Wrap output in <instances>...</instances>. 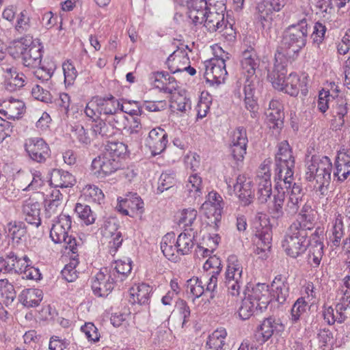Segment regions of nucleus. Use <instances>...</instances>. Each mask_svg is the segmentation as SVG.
Wrapping results in <instances>:
<instances>
[{"mask_svg":"<svg viewBox=\"0 0 350 350\" xmlns=\"http://www.w3.org/2000/svg\"><path fill=\"white\" fill-rule=\"evenodd\" d=\"M77 255L72 256L68 264L66 265L62 271V277L68 282L75 281L77 278L76 267L79 263Z\"/></svg>","mask_w":350,"mask_h":350,"instance_id":"obj_56","label":"nucleus"},{"mask_svg":"<svg viewBox=\"0 0 350 350\" xmlns=\"http://www.w3.org/2000/svg\"><path fill=\"white\" fill-rule=\"evenodd\" d=\"M72 133L73 137L82 145L87 146L90 144L91 138L88 135V131L82 125L78 124L73 126Z\"/></svg>","mask_w":350,"mask_h":350,"instance_id":"obj_62","label":"nucleus"},{"mask_svg":"<svg viewBox=\"0 0 350 350\" xmlns=\"http://www.w3.org/2000/svg\"><path fill=\"white\" fill-rule=\"evenodd\" d=\"M308 308V301H306L305 297L298 298L292 306L291 310L290 320L293 323H297L301 316L306 312Z\"/></svg>","mask_w":350,"mask_h":350,"instance_id":"obj_49","label":"nucleus"},{"mask_svg":"<svg viewBox=\"0 0 350 350\" xmlns=\"http://www.w3.org/2000/svg\"><path fill=\"white\" fill-rule=\"evenodd\" d=\"M166 64L171 72L184 71L185 66L189 64V58L184 49L175 50L167 58Z\"/></svg>","mask_w":350,"mask_h":350,"instance_id":"obj_24","label":"nucleus"},{"mask_svg":"<svg viewBox=\"0 0 350 350\" xmlns=\"http://www.w3.org/2000/svg\"><path fill=\"white\" fill-rule=\"evenodd\" d=\"M115 284L118 283L109 273L107 268H103L92 278V288L95 295L105 297L113 289Z\"/></svg>","mask_w":350,"mask_h":350,"instance_id":"obj_14","label":"nucleus"},{"mask_svg":"<svg viewBox=\"0 0 350 350\" xmlns=\"http://www.w3.org/2000/svg\"><path fill=\"white\" fill-rule=\"evenodd\" d=\"M332 165L326 157L312 156L308 163L306 179L309 182L315 181L314 188L321 196H325L331 180Z\"/></svg>","mask_w":350,"mask_h":350,"instance_id":"obj_3","label":"nucleus"},{"mask_svg":"<svg viewBox=\"0 0 350 350\" xmlns=\"http://www.w3.org/2000/svg\"><path fill=\"white\" fill-rule=\"evenodd\" d=\"M266 121L270 129H279L282 127L284 113L282 109L275 111L267 110Z\"/></svg>","mask_w":350,"mask_h":350,"instance_id":"obj_54","label":"nucleus"},{"mask_svg":"<svg viewBox=\"0 0 350 350\" xmlns=\"http://www.w3.org/2000/svg\"><path fill=\"white\" fill-rule=\"evenodd\" d=\"M197 211L194 208H186L181 213L179 224L184 226L192 228L191 226L197 217Z\"/></svg>","mask_w":350,"mask_h":350,"instance_id":"obj_64","label":"nucleus"},{"mask_svg":"<svg viewBox=\"0 0 350 350\" xmlns=\"http://www.w3.org/2000/svg\"><path fill=\"white\" fill-rule=\"evenodd\" d=\"M226 336L227 332L224 328L221 327L215 330L209 335L206 343V348L215 350H224Z\"/></svg>","mask_w":350,"mask_h":350,"instance_id":"obj_42","label":"nucleus"},{"mask_svg":"<svg viewBox=\"0 0 350 350\" xmlns=\"http://www.w3.org/2000/svg\"><path fill=\"white\" fill-rule=\"evenodd\" d=\"M307 235L292 230L289 227L282 244L286 254L295 258L303 254L308 245L306 242Z\"/></svg>","mask_w":350,"mask_h":350,"instance_id":"obj_9","label":"nucleus"},{"mask_svg":"<svg viewBox=\"0 0 350 350\" xmlns=\"http://www.w3.org/2000/svg\"><path fill=\"white\" fill-rule=\"evenodd\" d=\"M62 70L64 75V83L66 85H72L77 75L78 72L72 62L66 60L62 64Z\"/></svg>","mask_w":350,"mask_h":350,"instance_id":"obj_58","label":"nucleus"},{"mask_svg":"<svg viewBox=\"0 0 350 350\" xmlns=\"http://www.w3.org/2000/svg\"><path fill=\"white\" fill-rule=\"evenodd\" d=\"M285 200V191H275L273 194L272 204L270 206V214L273 219H280L285 213L284 202Z\"/></svg>","mask_w":350,"mask_h":350,"instance_id":"obj_41","label":"nucleus"},{"mask_svg":"<svg viewBox=\"0 0 350 350\" xmlns=\"http://www.w3.org/2000/svg\"><path fill=\"white\" fill-rule=\"evenodd\" d=\"M118 221L115 217H107L104 219L100 228L103 236L109 237V235L115 234L118 231Z\"/></svg>","mask_w":350,"mask_h":350,"instance_id":"obj_60","label":"nucleus"},{"mask_svg":"<svg viewBox=\"0 0 350 350\" xmlns=\"http://www.w3.org/2000/svg\"><path fill=\"white\" fill-rule=\"evenodd\" d=\"M24 148L29 159L39 163H44L51 155L49 145L40 137L26 139Z\"/></svg>","mask_w":350,"mask_h":350,"instance_id":"obj_10","label":"nucleus"},{"mask_svg":"<svg viewBox=\"0 0 350 350\" xmlns=\"http://www.w3.org/2000/svg\"><path fill=\"white\" fill-rule=\"evenodd\" d=\"M222 206H213L210 203H203L201 206V211L209 219L208 223L217 225L221 217Z\"/></svg>","mask_w":350,"mask_h":350,"instance_id":"obj_47","label":"nucleus"},{"mask_svg":"<svg viewBox=\"0 0 350 350\" xmlns=\"http://www.w3.org/2000/svg\"><path fill=\"white\" fill-rule=\"evenodd\" d=\"M204 25L211 32L221 31L226 27L224 14L213 12L211 9L206 14Z\"/></svg>","mask_w":350,"mask_h":350,"instance_id":"obj_37","label":"nucleus"},{"mask_svg":"<svg viewBox=\"0 0 350 350\" xmlns=\"http://www.w3.org/2000/svg\"><path fill=\"white\" fill-rule=\"evenodd\" d=\"M21 57L25 67L36 68L41 64L42 47L41 45H25L21 51Z\"/></svg>","mask_w":350,"mask_h":350,"instance_id":"obj_22","label":"nucleus"},{"mask_svg":"<svg viewBox=\"0 0 350 350\" xmlns=\"http://www.w3.org/2000/svg\"><path fill=\"white\" fill-rule=\"evenodd\" d=\"M314 224L315 215L298 214L297 219L289 227L292 230H297L302 234H307V231L312 230Z\"/></svg>","mask_w":350,"mask_h":350,"instance_id":"obj_38","label":"nucleus"},{"mask_svg":"<svg viewBox=\"0 0 350 350\" xmlns=\"http://www.w3.org/2000/svg\"><path fill=\"white\" fill-rule=\"evenodd\" d=\"M257 198L260 203H265L272 193L271 181L262 180L257 182Z\"/></svg>","mask_w":350,"mask_h":350,"instance_id":"obj_57","label":"nucleus"},{"mask_svg":"<svg viewBox=\"0 0 350 350\" xmlns=\"http://www.w3.org/2000/svg\"><path fill=\"white\" fill-rule=\"evenodd\" d=\"M295 158L286 141L280 142L275 155V179L291 177L294 174Z\"/></svg>","mask_w":350,"mask_h":350,"instance_id":"obj_7","label":"nucleus"},{"mask_svg":"<svg viewBox=\"0 0 350 350\" xmlns=\"http://www.w3.org/2000/svg\"><path fill=\"white\" fill-rule=\"evenodd\" d=\"M187 292L191 294L193 299L200 297L206 291L201 280L198 277H193L187 281Z\"/></svg>","mask_w":350,"mask_h":350,"instance_id":"obj_52","label":"nucleus"},{"mask_svg":"<svg viewBox=\"0 0 350 350\" xmlns=\"http://www.w3.org/2000/svg\"><path fill=\"white\" fill-rule=\"evenodd\" d=\"M43 299V292L39 288L24 289L19 295L20 302L27 308L38 306Z\"/></svg>","mask_w":350,"mask_h":350,"instance_id":"obj_33","label":"nucleus"},{"mask_svg":"<svg viewBox=\"0 0 350 350\" xmlns=\"http://www.w3.org/2000/svg\"><path fill=\"white\" fill-rule=\"evenodd\" d=\"M236 195L244 206L250 204L254 198L252 181L243 175H239L234 185Z\"/></svg>","mask_w":350,"mask_h":350,"instance_id":"obj_18","label":"nucleus"},{"mask_svg":"<svg viewBox=\"0 0 350 350\" xmlns=\"http://www.w3.org/2000/svg\"><path fill=\"white\" fill-rule=\"evenodd\" d=\"M92 131L95 136L110 137L115 134L112 127L107 122L101 119L94 120L92 125Z\"/></svg>","mask_w":350,"mask_h":350,"instance_id":"obj_51","label":"nucleus"},{"mask_svg":"<svg viewBox=\"0 0 350 350\" xmlns=\"http://www.w3.org/2000/svg\"><path fill=\"white\" fill-rule=\"evenodd\" d=\"M245 46L241 54V73L245 80H252V82L257 83L258 80H260L256 75V70L258 67V55L251 45H245Z\"/></svg>","mask_w":350,"mask_h":350,"instance_id":"obj_12","label":"nucleus"},{"mask_svg":"<svg viewBox=\"0 0 350 350\" xmlns=\"http://www.w3.org/2000/svg\"><path fill=\"white\" fill-rule=\"evenodd\" d=\"M262 88V81L258 80L257 83L252 82V80H245L243 91L245 94V105L247 109L254 113L257 109V103L254 95Z\"/></svg>","mask_w":350,"mask_h":350,"instance_id":"obj_28","label":"nucleus"},{"mask_svg":"<svg viewBox=\"0 0 350 350\" xmlns=\"http://www.w3.org/2000/svg\"><path fill=\"white\" fill-rule=\"evenodd\" d=\"M286 65L282 64H274L273 70L269 71L268 79L275 90L291 96H297L300 90H305L303 88L306 86V83L304 81H301L298 75L291 72L286 77Z\"/></svg>","mask_w":350,"mask_h":350,"instance_id":"obj_4","label":"nucleus"},{"mask_svg":"<svg viewBox=\"0 0 350 350\" xmlns=\"http://www.w3.org/2000/svg\"><path fill=\"white\" fill-rule=\"evenodd\" d=\"M335 105L333 107L334 114L338 117L340 124L342 126L345 123L344 118L349 111L348 100L344 97L336 96Z\"/></svg>","mask_w":350,"mask_h":350,"instance_id":"obj_55","label":"nucleus"},{"mask_svg":"<svg viewBox=\"0 0 350 350\" xmlns=\"http://www.w3.org/2000/svg\"><path fill=\"white\" fill-rule=\"evenodd\" d=\"M175 178L173 173H162L159 178L157 191L163 193L164 191L172 187L175 184Z\"/></svg>","mask_w":350,"mask_h":350,"instance_id":"obj_61","label":"nucleus"},{"mask_svg":"<svg viewBox=\"0 0 350 350\" xmlns=\"http://www.w3.org/2000/svg\"><path fill=\"white\" fill-rule=\"evenodd\" d=\"M185 189L191 197L196 198L202 193V179L198 174H193L189 176L185 185Z\"/></svg>","mask_w":350,"mask_h":350,"instance_id":"obj_46","label":"nucleus"},{"mask_svg":"<svg viewBox=\"0 0 350 350\" xmlns=\"http://www.w3.org/2000/svg\"><path fill=\"white\" fill-rule=\"evenodd\" d=\"M167 144V135L166 132L157 127L149 132L148 137L146 140V144L152 152L153 155L161 153L166 148Z\"/></svg>","mask_w":350,"mask_h":350,"instance_id":"obj_20","label":"nucleus"},{"mask_svg":"<svg viewBox=\"0 0 350 350\" xmlns=\"http://www.w3.org/2000/svg\"><path fill=\"white\" fill-rule=\"evenodd\" d=\"M336 171L334 176L339 181H344L350 174V156L345 152H339L335 161Z\"/></svg>","mask_w":350,"mask_h":350,"instance_id":"obj_35","label":"nucleus"},{"mask_svg":"<svg viewBox=\"0 0 350 350\" xmlns=\"http://www.w3.org/2000/svg\"><path fill=\"white\" fill-rule=\"evenodd\" d=\"M308 38L307 23L301 21L297 25H291L284 33V44H306Z\"/></svg>","mask_w":350,"mask_h":350,"instance_id":"obj_21","label":"nucleus"},{"mask_svg":"<svg viewBox=\"0 0 350 350\" xmlns=\"http://www.w3.org/2000/svg\"><path fill=\"white\" fill-rule=\"evenodd\" d=\"M100 113L105 115L116 114L118 111H123V105L113 96L101 97L96 96Z\"/></svg>","mask_w":350,"mask_h":350,"instance_id":"obj_32","label":"nucleus"},{"mask_svg":"<svg viewBox=\"0 0 350 350\" xmlns=\"http://www.w3.org/2000/svg\"><path fill=\"white\" fill-rule=\"evenodd\" d=\"M272 296L280 304H284L289 295V285L286 278L282 275H277L272 284Z\"/></svg>","mask_w":350,"mask_h":350,"instance_id":"obj_30","label":"nucleus"},{"mask_svg":"<svg viewBox=\"0 0 350 350\" xmlns=\"http://www.w3.org/2000/svg\"><path fill=\"white\" fill-rule=\"evenodd\" d=\"M284 325L279 319L273 317L265 319L257 328V340L265 343L271 338L274 333L282 332Z\"/></svg>","mask_w":350,"mask_h":350,"instance_id":"obj_17","label":"nucleus"},{"mask_svg":"<svg viewBox=\"0 0 350 350\" xmlns=\"http://www.w3.org/2000/svg\"><path fill=\"white\" fill-rule=\"evenodd\" d=\"M23 213L25 221L36 228L41 224L40 218V204L29 199L24 203L23 206Z\"/></svg>","mask_w":350,"mask_h":350,"instance_id":"obj_27","label":"nucleus"},{"mask_svg":"<svg viewBox=\"0 0 350 350\" xmlns=\"http://www.w3.org/2000/svg\"><path fill=\"white\" fill-rule=\"evenodd\" d=\"M75 177L68 172L53 169L51 173L50 183L55 188L71 187L75 183Z\"/></svg>","mask_w":350,"mask_h":350,"instance_id":"obj_31","label":"nucleus"},{"mask_svg":"<svg viewBox=\"0 0 350 350\" xmlns=\"http://www.w3.org/2000/svg\"><path fill=\"white\" fill-rule=\"evenodd\" d=\"M228 262L224 283L229 294L238 296L243 284V267L235 256H230Z\"/></svg>","mask_w":350,"mask_h":350,"instance_id":"obj_8","label":"nucleus"},{"mask_svg":"<svg viewBox=\"0 0 350 350\" xmlns=\"http://www.w3.org/2000/svg\"><path fill=\"white\" fill-rule=\"evenodd\" d=\"M204 77L210 85H219L224 83L227 76L226 64L220 59H210L205 62Z\"/></svg>","mask_w":350,"mask_h":350,"instance_id":"obj_13","label":"nucleus"},{"mask_svg":"<svg viewBox=\"0 0 350 350\" xmlns=\"http://www.w3.org/2000/svg\"><path fill=\"white\" fill-rule=\"evenodd\" d=\"M270 301L269 286L266 284L258 283L251 288L247 287L239 314L242 319H248L255 312H262L265 310Z\"/></svg>","mask_w":350,"mask_h":350,"instance_id":"obj_1","label":"nucleus"},{"mask_svg":"<svg viewBox=\"0 0 350 350\" xmlns=\"http://www.w3.org/2000/svg\"><path fill=\"white\" fill-rule=\"evenodd\" d=\"M323 316L324 320L329 325H332L335 323H342L347 319L345 311L340 308L337 305L335 306V308L332 306H323Z\"/></svg>","mask_w":350,"mask_h":350,"instance_id":"obj_39","label":"nucleus"},{"mask_svg":"<svg viewBox=\"0 0 350 350\" xmlns=\"http://www.w3.org/2000/svg\"><path fill=\"white\" fill-rule=\"evenodd\" d=\"M17 258L18 256L13 252L7 254L5 258H0V270L5 273L17 271L19 262L23 261H17Z\"/></svg>","mask_w":350,"mask_h":350,"instance_id":"obj_50","label":"nucleus"},{"mask_svg":"<svg viewBox=\"0 0 350 350\" xmlns=\"http://www.w3.org/2000/svg\"><path fill=\"white\" fill-rule=\"evenodd\" d=\"M254 239V241L257 246V250L265 252L269 251L271 247L272 231L269 226L265 221V225H262L259 220L255 221Z\"/></svg>","mask_w":350,"mask_h":350,"instance_id":"obj_16","label":"nucleus"},{"mask_svg":"<svg viewBox=\"0 0 350 350\" xmlns=\"http://www.w3.org/2000/svg\"><path fill=\"white\" fill-rule=\"evenodd\" d=\"M131 261L129 259L126 260H117L114 263V266L109 273L116 280V282H122L128 277V275L131 273Z\"/></svg>","mask_w":350,"mask_h":350,"instance_id":"obj_40","label":"nucleus"},{"mask_svg":"<svg viewBox=\"0 0 350 350\" xmlns=\"http://www.w3.org/2000/svg\"><path fill=\"white\" fill-rule=\"evenodd\" d=\"M120 166V161L103 152L93 159L91 170L97 178H103L117 171Z\"/></svg>","mask_w":350,"mask_h":350,"instance_id":"obj_11","label":"nucleus"},{"mask_svg":"<svg viewBox=\"0 0 350 350\" xmlns=\"http://www.w3.org/2000/svg\"><path fill=\"white\" fill-rule=\"evenodd\" d=\"M323 243L320 241H314L310 244L308 262L313 267L319 266L323 256Z\"/></svg>","mask_w":350,"mask_h":350,"instance_id":"obj_45","label":"nucleus"},{"mask_svg":"<svg viewBox=\"0 0 350 350\" xmlns=\"http://www.w3.org/2000/svg\"><path fill=\"white\" fill-rule=\"evenodd\" d=\"M187 8L189 18L196 25L203 23L206 14L211 9L206 0H191Z\"/></svg>","mask_w":350,"mask_h":350,"instance_id":"obj_23","label":"nucleus"},{"mask_svg":"<svg viewBox=\"0 0 350 350\" xmlns=\"http://www.w3.org/2000/svg\"><path fill=\"white\" fill-rule=\"evenodd\" d=\"M104 152L120 161V158L127 152V146L121 142H109Z\"/></svg>","mask_w":350,"mask_h":350,"instance_id":"obj_48","label":"nucleus"},{"mask_svg":"<svg viewBox=\"0 0 350 350\" xmlns=\"http://www.w3.org/2000/svg\"><path fill=\"white\" fill-rule=\"evenodd\" d=\"M230 151L234 160L242 161L246 154L248 139L243 126L237 127L231 134Z\"/></svg>","mask_w":350,"mask_h":350,"instance_id":"obj_15","label":"nucleus"},{"mask_svg":"<svg viewBox=\"0 0 350 350\" xmlns=\"http://www.w3.org/2000/svg\"><path fill=\"white\" fill-rule=\"evenodd\" d=\"M9 234L12 240L16 243L22 240L26 234V228L23 222L10 223L8 228Z\"/></svg>","mask_w":350,"mask_h":350,"instance_id":"obj_59","label":"nucleus"},{"mask_svg":"<svg viewBox=\"0 0 350 350\" xmlns=\"http://www.w3.org/2000/svg\"><path fill=\"white\" fill-rule=\"evenodd\" d=\"M193 228H186L175 239L174 233L165 234L161 243L163 255L171 261H177L179 255L188 254L194 245L195 232Z\"/></svg>","mask_w":350,"mask_h":350,"instance_id":"obj_2","label":"nucleus"},{"mask_svg":"<svg viewBox=\"0 0 350 350\" xmlns=\"http://www.w3.org/2000/svg\"><path fill=\"white\" fill-rule=\"evenodd\" d=\"M75 211L78 217L86 225H90L94 223L96 220V215L92 211L90 206L81 203H77L75 206Z\"/></svg>","mask_w":350,"mask_h":350,"instance_id":"obj_53","label":"nucleus"},{"mask_svg":"<svg viewBox=\"0 0 350 350\" xmlns=\"http://www.w3.org/2000/svg\"><path fill=\"white\" fill-rule=\"evenodd\" d=\"M123 206H126L132 212L136 211L139 214H142L144 212V202L137 194L133 195L131 198L126 199L118 206L119 211L124 215H130L129 211Z\"/></svg>","mask_w":350,"mask_h":350,"instance_id":"obj_43","label":"nucleus"},{"mask_svg":"<svg viewBox=\"0 0 350 350\" xmlns=\"http://www.w3.org/2000/svg\"><path fill=\"white\" fill-rule=\"evenodd\" d=\"M25 110V103L18 99L10 98L0 105V113L8 119H18Z\"/></svg>","mask_w":350,"mask_h":350,"instance_id":"obj_26","label":"nucleus"},{"mask_svg":"<svg viewBox=\"0 0 350 350\" xmlns=\"http://www.w3.org/2000/svg\"><path fill=\"white\" fill-rule=\"evenodd\" d=\"M72 220L70 216L60 214L53 224L50 231V237L55 243H64L66 248L69 249L72 254L78 252L79 243L75 237L70 234Z\"/></svg>","mask_w":350,"mask_h":350,"instance_id":"obj_6","label":"nucleus"},{"mask_svg":"<svg viewBox=\"0 0 350 350\" xmlns=\"http://www.w3.org/2000/svg\"><path fill=\"white\" fill-rule=\"evenodd\" d=\"M271 8L272 6L267 0H263L256 5V17L262 28L269 27L271 25L272 14L274 12Z\"/></svg>","mask_w":350,"mask_h":350,"instance_id":"obj_34","label":"nucleus"},{"mask_svg":"<svg viewBox=\"0 0 350 350\" xmlns=\"http://www.w3.org/2000/svg\"><path fill=\"white\" fill-rule=\"evenodd\" d=\"M56 65L54 62L51 63L49 67L45 68L40 66L35 69L33 74L36 78L43 81L49 80L54 73Z\"/></svg>","mask_w":350,"mask_h":350,"instance_id":"obj_63","label":"nucleus"},{"mask_svg":"<svg viewBox=\"0 0 350 350\" xmlns=\"http://www.w3.org/2000/svg\"><path fill=\"white\" fill-rule=\"evenodd\" d=\"M151 79L154 85L165 93L172 94L178 87L175 79L164 72L153 73Z\"/></svg>","mask_w":350,"mask_h":350,"instance_id":"obj_29","label":"nucleus"},{"mask_svg":"<svg viewBox=\"0 0 350 350\" xmlns=\"http://www.w3.org/2000/svg\"><path fill=\"white\" fill-rule=\"evenodd\" d=\"M344 235L345 229L342 221V216L341 214L338 213L335 215V219L333 221L329 240L334 246L338 247L340 245L341 239Z\"/></svg>","mask_w":350,"mask_h":350,"instance_id":"obj_44","label":"nucleus"},{"mask_svg":"<svg viewBox=\"0 0 350 350\" xmlns=\"http://www.w3.org/2000/svg\"><path fill=\"white\" fill-rule=\"evenodd\" d=\"M301 49L299 45H280L275 55V64L286 65L284 59L294 60L298 56Z\"/></svg>","mask_w":350,"mask_h":350,"instance_id":"obj_36","label":"nucleus"},{"mask_svg":"<svg viewBox=\"0 0 350 350\" xmlns=\"http://www.w3.org/2000/svg\"><path fill=\"white\" fill-rule=\"evenodd\" d=\"M153 288L150 285L142 283L139 284L136 288L130 289L129 302L132 304L135 303L139 305H148L150 301V297Z\"/></svg>","mask_w":350,"mask_h":350,"instance_id":"obj_25","label":"nucleus"},{"mask_svg":"<svg viewBox=\"0 0 350 350\" xmlns=\"http://www.w3.org/2000/svg\"><path fill=\"white\" fill-rule=\"evenodd\" d=\"M275 191H285L288 198L286 202L285 211L287 216H293L301 206L304 196L301 184L293 183V176L275 179Z\"/></svg>","mask_w":350,"mask_h":350,"instance_id":"obj_5","label":"nucleus"},{"mask_svg":"<svg viewBox=\"0 0 350 350\" xmlns=\"http://www.w3.org/2000/svg\"><path fill=\"white\" fill-rule=\"evenodd\" d=\"M5 73V88L10 92H14L20 90L27 83V77L22 72H19L14 66H7L3 68Z\"/></svg>","mask_w":350,"mask_h":350,"instance_id":"obj_19","label":"nucleus"}]
</instances>
